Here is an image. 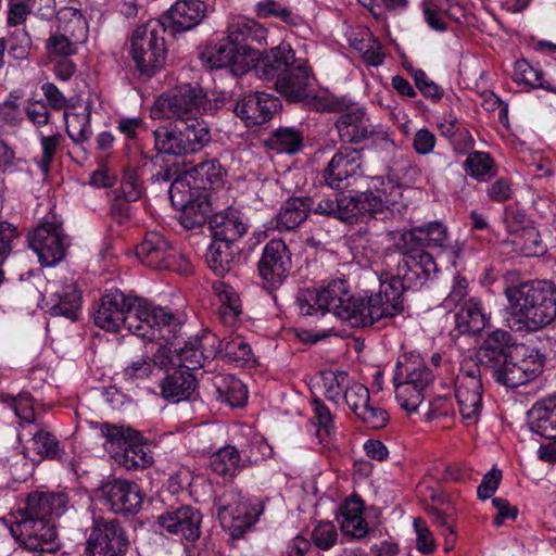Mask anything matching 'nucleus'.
<instances>
[{"label":"nucleus","instance_id":"nucleus-49","mask_svg":"<svg viewBox=\"0 0 556 556\" xmlns=\"http://www.w3.org/2000/svg\"><path fill=\"white\" fill-rule=\"evenodd\" d=\"M321 382L325 396L329 401L339 403L351 380L348 372L343 370H325L321 372Z\"/></svg>","mask_w":556,"mask_h":556},{"label":"nucleus","instance_id":"nucleus-12","mask_svg":"<svg viewBox=\"0 0 556 556\" xmlns=\"http://www.w3.org/2000/svg\"><path fill=\"white\" fill-rule=\"evenodd\" d=\"M454 389L462 418L469 425L477 424L482 410L483 394L480 368L477 365L469 369L462 368L455 378Z\"/></svg>","mask_w":556,"mask_h":556},{"label":"nucleus","instance_id":"nucleus-2","mask_svg":"<svg viewBox=\"0 0 556 556\" xmlns=\"http://www.w3.org/2000/svg\"><path fill=\"white\" fill-rule=\"evenodd\" d=\"M516 330L538 331L556 317V288L546 280H530L505 289Z\"/></svg>","mask_w":556,"mask_h":556},{"label":"nucleus","instance_id":"nucleus-52","mask_svg":"<svg viewBox=\"0 0 556 556\" xmlns=\"http://www.w3.org/2000/svg\"><path fill=\"white\" fill-rule=\"evenodd\" d=\"M75 38L68 34L58 31L51 35L46 45L49 55L67 58L77 52V47L85 41H76Z\"/></svg>","mask_w":556,"mask_h":556},{"label":"nucleus","instance_id":"nucleus-37","mask_svg":"<svg viewBox=\"0 0 556 556\" xmlns=\"http://www.w3.org/2000/svg\"><path fill=\"white\" fill-rule=\"evenodd\" d=\"M236 254L235 244L213 239L205 260L215 275L224 277L235 266Z\"/></svg>","mask_w":556,"mask_h":556},{"label":"nucleus","instance_id":"nucleus-56","mask_svg":"<svg viewBox=\"0 0 556 556\" xmlns=\"http://www.w3.org/2000/svg\"><path fill=\"white\" fill-rule=\"evenodd\" d=\"M365 36L367 39L362 38L357 40L356 38L353 40L354 49L358 50L362 53L363 60L372 66H378L383 62L384 54L381 51L380 43L371 37L370 34L366 33Z\"/></svg>","mask_w":556,"mask_h":556},{"label":"nucleus","instance_id":"nucleus-41","mask_svg":"<svg viewBox=\"0 0 556 556\" xmlns=\"http://www.w3.org/2000/svg\"><path fill=\"white\" fill-rule=\"evenodd\" d=\"M58 30L68 34L76 41H86L88 24L81 12L75 8L64 7L56 13Z\"/></svg>","mask_w":556,"mask_h":556},{"label":"nucleus","instance_id":"nucleus-1","mask_svg":"<svg viewBox=\"0 0 556 556\" xmlns=\"http://www.w3.org/2000/svg\"><path fill=\"white\" fill-rule=\"evenodd\" d=\"M94 324L110 332L122 327L144 340L169 341L180 328L176 316L148 300L130 296L115 289L104 293L93 314Z\"/></svg>","mask_w":556,"mask_h":556},{"label":"nucleus","instance_id":"nucleus-8","mask_svg":"<svg viewBox=\"0 0 556 556\" xmlns=\"http://www.w3.org/2000/svg\"><path fill=\"white\" fill-rule=\"evenodd\" d=\"M318 109L341 113L336 122V127L344 142L357 143L372 137L376 141H381L386 149L394 146L388 132L374 130L363 109L349 104L344 99L328 97L318 105Z\"/></svg>","mask_w":556,"mask_h":556},{"label":"nucleus","instance_id":"nucleus-4","mask_svg":"<svg viewBox=\"0 0 556 556\" xmlns=\"http://www.w3.org/2000/svg\"><path fill=\"white\" fill-rule=\"evenodd\" d=\"M404 283L399 277L381 281L379 291L368 298H356L348 286L345 323L352 328L368 327L401 314Z\"/></svg>","mask_w":556,"mask_h":556},{"label":"nucleus","instance_id":"nucleus-47","mask_svg":"<svg viewBox=\"0 0 556 556\" xmlns=\"http://www.w3.org/2000/svg\"><path fill=\"white\" fill-rule=\"evenodd\" d=\"M222 358L244 366L252 359V350L243 338L230 336L223 339Z\"/></svg>","mask_w":556,"mask_h":556},{"label":"nucleus","instance_id":"nucleus-42","mask_svg":"<svg viewBox=\"0 0 556 556\" xmlns=\"http://www.w3.org/2000/svg\"><path fill=\"white\" fill-rule=\"evenodd\" d=\"M401 253L405 256V264L409 271L417 276L420 285L437 274L438 265L433 256L422 248L413 247L410 251H401Z\"/></svg>","mask_w":556,"mask_h":556},{"label":"nucleus","instance_id":"nucleus-45","mask_svg":"<svg viewBox=\"0 0 556 556\" xmlns=\"http://www.w3.org/2000/svg\"><path fill=\"white\" fill-rule=\"evenodd\" d=\"M181 211V225L187 229H194L203 226L204 224H210L211 215V205L204 199L190 200L186 207L180 208Z\"/></svg>","mask_w":556,"mask_h":556},{"label":"nucleus","instance_id":"nucleus-7","mask_svg":"<svg viewBox=\"0 0 556 556\" xmlns=\"http://www.w3.org/2000/svg\"><path fill=\"white\" fill-rule=\"evenodd\" d=\"M210 99L199 84H185L170 92L161 94L154 102L151 113L154 118L189 121L201 118Z\"/></svg>","mask_w":556,"mask_h":556},{"label":"nucleus","instance_id":"nucleus-63","mask_svg":"<svg viewBox=\"0 0 556 556\" xmlns=\"http://www.w3.org/2000/svg\"><path fill=\"white\" fill-rule=\"evenodd\" d=\"M514 78L518 84H525L532 88L543 86L541 72L533 68L526 61H519L516 63Z\"/></svg>","mask_w":556,"mask_h":556},{"label":"nucleus","instance_id":"nucleus-9","mask_svg":"<svg viewBox=\"0 0 556 556\" xmlns=\"http://www.w3.org/2000/svg\"><path fill=\"white\" fill-rule=\"evenodd\" d=\"M255 27H257V24L254 22L238 21L232 23L229 26V35L207 47L202 53V60L211 67L230 66L235 73H244L249 68V63L245 60V47L241 41L248 38Z\"/></svg>","mask_w":556,"mask_h":556},{"label":"nucleus","instance_id":"nucleus-61","mask_svg":"<svg viewBox=\"0 0 556 556\" xmlns=\"http://www.w3.org/2000/svg\"><path fill=\"white\" fill-rule=\"evenodd\" d=\"M343 399L350 409L357 414L370 401L369 390L359 382L351 381Z\"/></svg>","mask_w":556,"mask_h":556},{"label":"nucleus","instance_id":"nucleus-48","mask_svg":"<svg viewBox=\"0 0 556 556\" xmlns=\"http://www.w3.org/2000/svg\"><path fill=\"white\" fill-rule=\"evenodd\" d=\"M210 465L219 476H232L241 466V456L235 446L227 445L211 456Z\"/></svg>","mask_w":556,"mask_h":556},{"label":"nucleus","instance_id":"nucleus-19","mask_svg":"<svg viewBox=\"0 0 556 556\" xmlns=\"http://www.w3.org/2000/svg\"><path fill=\"white\" fill-rule=\"evenodd\" d=\"M72 505L64 492L33 491L25 498V506L17 510L20 518L54 521L64 515Z\"/></svg>","mask_w":556,"mask_h":556},{"label":"nucleus","instance_id":"nucleus-14","mask_svg":"<svg viewBox=\"0 0 556 556\" xmlns=\"http://www.w3.org/2000/svg\"><path fill=\"white\" fill-rule=\"evenodd\" d=\"M136 254L146 266L156 270H176L188 264L185 256L159 232H148L136 248Z\"/></svg>","mask_w":556,"mask_h":556},{"label":"nucleus","instance_id":"nucleus-24","mask_svg":"<svg viewBox=\"0 0 556 556\" xmlns=\"http://www.w3.org/2000/svg\"><path fill=\"white\" fill-rule=\"evenodd\" d=\"M447 241L448 233L445 226L439 222H431L402 231L396 239L395 245L399 251H410L413 247L443 248Z\"/></svg>","mask_w":556,"mask_h":556},{"label":"nucleus","instance_id":"nucleus-26","mask_svg":"<svg viewBox=\"0 0 556 556\" xmlns=\"http://www.w3.org/2000/svg\"><path fill=\"white\" fill-rule=\"evenodd\" d=\"M362 208L357 194H336L333 198L319 199L313 207V213L354 224L362 218Z\"/></svg>","mask_w":556,"mask_h":556},{"label":"nucleus","instance_id":"nucleus-33","mask_svg":"<svg viewBox=\"0 0 556 556\" xmlns=\"http://www.w3.org/2000/svg\"><path fill=\"white\" fill-rule=\"evenodd\" d=\"M407 381L422 390L433 381L431 370L419 357H407L404 355L397 361L394 374V381Z\"/></svg>","mask_w":556,"mask_h":556},{"label":"nucleus","instance_id":"nucleus-58","mask_svg":"<svg viewBox=\"0 0 556 556\" xmlns=\"http://www.w3.org/2000/svg\"><path fill=\"white\" fill-rule=\"evenodd\" d=\"M197 177L205 184L203 187L216 188L223 184L222 166L216 160H210L194 167Z\"/></svg>","mask_w":556,"mask_h":556},{"label":"nucleus","instance_id":"nucleus-21","mask_svg":"<svg viewBox=\"0 0 556 556\" xmlns=\"http://www.w3.org/2000/svg\"><path fill=\"white\" fill-rule=\"evenodd\" d=\"M206 9L201 0H177L159 21L165 30L176 35L198 26L204 20Z\"/></svg>","mask_w":556,"mask_h":556},{"label":"nucleus","instance_id":"nucleus-5","mask_svg":"<svg viewBox=\"0 0 556 556\" xmlns=\"http://www.w3.org/2000/svg\"><path fill=\"white\" fill-rule=\"evenodd\" d=\"M153 138L159 153L185 156L201 151L211 141V131L203 118H191L156 128Z\"/></svg>","mask_w":556,"mask_h":556},{"label":"nucleus","instance_id":"nucleus-30","mask_svg":"<svg viewBox=\"0 0 556 556\" xmlns=\"http://www.w3.org/2000/svg\"><path fill=\"white\" fill-rule=\"evenodd\" d=\"M533 432L546 439H556V394L536 402L529 412Z\"/></svg>","mask_w":556,"mask_h":556},{"label":"nucleus","instance_id":"nucleus-53","mask_svg":"<svg viewBox=\"0 0 556 556\" xmlns=\"http://www.w3.org/2000/svg\"><path fill=\"white\" fill-rule=\"evenodd\" d=\"M34 450L43 458L59 459L61 457L60 442L55 435L45 429H39L33 435Z\"/></svg>","mask_w":556,"mask_h":556},{"label":"nucleus","instance_id":"nucleus-15","mask_svg":"<svg viewBox=\"0 0 556 556\" xmlns=\"http://www.w3.org/2000/svg\"><path fill=\"white\" fill-rule=\"evenodd\" d=\"M12 536L31 552H54L58 536L54 521L20 518L10 527Z\"/></svg>","mask_w":556,"mask_h":556},{"label":"nucleus","instance_id":"nucleus-27","mask_svg":"<svg viewBox=\"0 0 556 556\" xmlns=\"http://www.w3.org/2000/svg\"><path fill=\"white\" fill-rule=\"evenodd\" d=\"M210 229L213 239L236 244L248 232L249 225L241 212L227 208L210 218Z\"/></svg>","mask_w":556,"mask_h":556},{"label":"nucleus","instance_id":"nucleus-11","mask_svg":"<svg viewBox=\"0 0 556 556\" xmlns=\"http://www.w3.org/2000/svg\"><path fill=\"white\" fill-rule=\"evenodd\" d=\"M129 546L127 533L116 519H93L86 543L87 556H125Z\"/></svg>","mask_w":556,"mask_h":556},{"label":"nucleus","instance_id":"nucleus-29","mask_svg":"<svg viewBox=\"0 0 556 556\" xmlns=\"http://www.w3.org/2000/svg\"><path fill=\"white\" fill-rule=\"evenodd\" d=\"M511 336L505 330L492 331L484 339L478 352V359L484 367L495 368L508 358Z\"/></svg>","mask_w":556,"mask_h":556},{"label":"nucleus","instance_id":"nucleus-34","mask_svg":"<svg viewBox=\"0 0 556 556\" xmlns=\"http://www.w3.org/2000/svg\"><path fill=\"white\" fill-rule=\"evenodd\" d=\"M142 437L134 442H127L113 453L114 460L127 470H139L149 467L153 457L151 451L141 443Z\"/></svg>","mask_w":556,"mask_h":556},{"label":"nucleus","instance_id":"nucleus-51","mask_svg":"<svg viewBox=\"0 0 556 556\" xmlns=\"http://www.w3.org/2000/svg\"><path fill=\"white\" fill-rule=\"evenodd\" d=\"M395 397L402 408L415 412L422 403L425 390L410 384L407 381H394Z\"/></svg>","mask_w":556,"mask_h":556},{"label":"nucleus","instance_id":"nucleus-38","mask_svg":"<svg viewBox=\"0 0 556 556\" xmlns=\"http://www.w3.org/2000/svg\"><path fill=\"white\" fill-rule=\"evenodd\" d=\"M213 384L218 394V400L227 403L231 407H238L245 404L248 391L245 386L232 375H216L213 378Z\"/></svg>","mask_w":556,"mask_h":556},{"label":"nucleus","instance_id":"nucleus-32","mask_svg":"<svg viewBox=\"0 0 556 556\" xmlns=\"http://www.w3.org/2000/svg\"><path fill=\"white\" fill-rule=\"evenodd\" d=\"M195 389V377L190 371L184 369L175 370L161 382L162 396L173 403L189 400Z\"/></svg>","mask_w":556,"mask_h":556},{"label":"nucleus","instance_id":"nucleus-17","mask_svg":"<svg viewBox=\"0 0 556 556\" xmlns=\"http://www.w3.org/2000/svg\"><path fill=\"white\" fill-rule=\"evenodd\" d=\"M291 266V252L282 239H271L265 244L257 269L267 288L281 286Z\"/></svg>","mask_w":556,"mask_h":556},{"label":"nucleus","instance_id":"nucleus-18","mask_svg":"<svg viewBox=\"0 0 556 556\" xmlns=\"http://www.w3.org/2000/svg\"><path fill=\"white\" fill-rule=\"evenodd\" d=\"M99 492L104 504L115 514H136L143 504L144 495L141 489L130 480L115 478L105 481Z\"/></svg>","mask_w":556,"mask_h":556},{"label":"nucleus","instance_id":"nucleus-10","mask_svg":"<svg viewBox=\"0 0 556 556\" xmlns=\"http://www.w3.org/2000/svg\"><path fill=\"white\" fill-rule=\"evenodd\" d=\"M346 296L348 282L336 279L321 289L300 290L295 305L302 316H324L326 313H331L345 323Z\"/></svg>","mask_w":556,"mask_h":556},{"label":"nucleus","instance_id":"nucleus-16","mask_svg":"<svg viewBox=\"0 0 556 556\" xmlns=\"http://www.w3.org/2000/svg\"><path fill=\"white\" fill-rule=\"evenodd\" d=\"M363 176L362 152L352 147L340 148L329 161L323 177L331 189H344Z\"/></svg>","mask_w":556,"mask_h":556},{"label":"nucleus","instance_id":"nucleus-62","mask_svg":"<svg viewBox=\"0 0 556 556\" xmlns=\"http://www.w3.org/2000/svg\"><path fill=\"white\" fill-rule=\"evenodd\" d=\"M362 421L371 429H380L383 428L388 422V413L378 407L370 404H366L359 413L355 414Z\"/></svg>","mask_w":556,"mask_h":556},{"label":"nucleus","instance_id":"nucleus-3","mask_svg":"<svg viewBox=\"0 0 556 556\" xmlns=\"http://www.w3.org/2000/svg\"><path fill=\"white\" fill-rule=\"evenodd\" d=\"M254 72L264 80H275L276 90L289 101L309 96L314 76L306 60L295 58L291 46L281 42L256 64Z\"/></svg>","mask_w":556,"mask_h":556},{"label":"nucleus","instance_id":"nucleus-64","mask_svg":"<svg viewBox=\"0 0 556 556\" xmlns=\"http://www.w3.org/2000/svg\"><path fill=\"white\" fill-rule=\"evenodd\" d=\"M337 531L331 522H319L312 532L314 544L320 549H329L337 541Z\"/></svg>","mask_w":556,"mask_h":556},{"label":"nucleus","instance_id":"nucleus-25","mask_svg":"<svg viewBox=\"0 0 556 556\" xmlns=\"http://www.w3.org/2000/svg\"><path fill=\"white\" fill-rule=\"evenodd\" d=\"M279 109V100L268 93L255 92L245 96L235 105L237 116L245 119L249 125H262L268 122Z\"/></svg>","mask_w":556,"mask_h":556},{"label":"nucleus","instance_id":"nucleus-36","mask_svg":"<svg viewBox=\"0 0 556 556\" xmlns=\"http://www.w3.org/2000/svg\"><path fill=\"white\" fill-rule=\"evenodd\" d=\"M91 109L89 104L74 108L64 113L66 134L77 144L87 142L92 135L90 125Z\"/></svg>","mask_w":556,"mask_h":556},{"label":"nucleus","instance_id":"nucleus-13","mask_svg":"<svg viewBox=\"0 0 556 556\" xmlns=\"http://www.w3.org/2000/svg\"><path fill=\"white\" fill-rule=\"evenodd\" d=\"M28 243L42 265L52 266L65 257L70 239L61 225L42 223L28 233Z\"/></svg>","mask_w":556,"mask_h":556},{"label":"nucleus","instance_id":"nucleus-35","mask_svg":"<svg viewBox=\"0 0 556 556\" xmlns=\"http://www.w3.org/2000/svg\"><path fill=\"white\" fill-rule=\"evenodd\" d=\"M341 530L344 534L362 539L367 533V523L363 518V502L358 497L346 500L341 506Z\"/></svg>","mask_w":556,"mask_h":556},{"label":"nucleus","instance_id":"nucleus-59","mask_svg":"<svg viewBox=\"0 0 556 556\" xmlns=\"http://www.w3.org/2000/svg\"><path fill=\"white\" fill-rule=\"evenodd\" d=\"M178 354L176 358L178 359V366L185 368L184 370L198 369L205 365L203 359V354H201L199 346L194 342L187 343L184 348L175 349Z\"/></svg>","mask_w":556,"mask_h":556},{"label":"nucleus","instance_id":"nucleus-39","mask_svg":"<svg viewBox=\"0 0 556 556\" xmlns=\"http://www.w3.org/2000/svg\"><path fill=\"white\" fill-rule=\"evenodd\" d=\"M456 328L462 333L476 334L480 332L486 324L485 315L482 312L480 301L469 299L464 303L455 315Z\"/></svg>","mask_w":556,"mask_h":556},{"label":"nucleus","instance_id":"nucleus-43","mask_svg":"<svg viewBox=\"0 0 556 556\" xmlns=\"http://www.w3.org/2000/svg\"><path fill=\"white\" fill-rule=\"evenodd\" d=\"M214 290L219 300L217 313L225 324H231L241 314V304L235 290L225 283H215Z\"/></svg>","mask_w":556,"mask_h":556},{"label":"nucleus","instance_id":"nucleus-6","mask_svg":"<svg viewBox=\"0 0 556 556\" xmlns=\"http://www.w3.org/2000/svg\"><path fill=\"white\" fill-rule=\"evenodd\" d=\"M164 24L157 20L137 27L129 39V54L137 70L151 77L160 70L166 58Z\"/></svg>","mask_w":556,"mask_h":556},{"label":"nucleus","instance_id":"nucleus-57","mask_svg":"<svg viewBox=\"0 0 556 556\" xmlns=\"http://www.w3.org/2000/svg\"><path fill=\"white\" fill-rule=\"evenodd\" d=\"M9 54L15 60H26L31 49V38L29 34L23 29H15L11 33L7 40Z\"/></svg>","mask_w":556,"mask_h":556},{"label":"nucleus","instance_id":"nucleus-55","mask_svg":"<svg viewBox=\"0 0 556 556\" xmlns=\"http://www.w3.org/2000/svg\"><path fill=\"white\" fill-rule=\"evenodd\" d=\"M100 432L112 446L116 445L119 450L127 442H134L140 439V433L129 427L111 425L103 422L100 425Z\"/></svg>","mask_w":556,"mask_h":556},{"label":"nucleus","instance_id":"nucleus-31","mask_svg":"<svg viewBox=\"0 0 556 556\" xmlns=\"http://www.w3.org/2000/svg\"><path fill=\"white\" fill-rule=\"evenodd\" d=\"M312 198L298 197L290 198L283 202L276 217V228L278 230H292L299 227L313 212L316 205Z\"/></svg>","mask_w":556,"mask_h":556},{"label":"nucleus","instance_id":"nucleus-28","mask_svg":"<svg viewBox=\"0 0 556 556\" xmlns=\"http://www.w3.org/2000/svg\"><path fill=\"white\" fill-rule=\"evenodd\" d=\"M372 182L376 193L369 190L357 194L359 205L363 206L362 217L366 213L383 212L384 208L396 203V195L400 194L399 186H394L391 181L384 182L380 178H374Z\"/></svg>","mask_w":556,"mask_h":556},{"label":"nucleus","instance_id":"nucleus-46","mask_svg":"<svg viewBox=\"0 0 556 556\" xmlns=\"http://www.w3.org/2000/svg\"><path fill=\"white\" fill-rule=\"evenodd\" d=\"M463 166L469 176L478 180H486L496 175L494 161L486 152L469 153Z\"/></svg>","mask_w":556,"mask_h":556},{"label":"nucleus","instance_id":"nucleus-60","mask_svg":"<svg viewBox=\"0 0 556 556\" xmlns=\"http://www.w3.org/2000/svg\"><path fill=\"white\" fill-rule=\"evenodd\" d=\"M20 97L10 93L9 97L0 103V122L7 126H17L24 117V112L18 103Z\"/></svg>","mask_w":556,"mask_h":556},{"label":"nucleus","instance_id":"nucleus-23","mask_svg":"<svg viewBox=\"0 0 556 556\" xmlns=\"http://www.w3.org/2000/svg\"><path fill=\"white\" fill-rule=\"evenodd\" d=\"M47 305L52 316H64L74 321L80 309V293L73 280L49 282Z\"/></svg>","mask_w":556,"mask_h":556},{"label":"nucleus","instance_id":"nucleus-50","mask_svg":"<svg viewBox=\"0 0 556 556\" xmlns=\"http://www.w3.org/2000/svg\"><path fill=\"white\" fill-rule=\"evenodd\" d=\"M0 402L11 407L21 421L26 424H33L35 421L34 399L30 393L22 392L17 396L0 394Z\"/></svg>","mask_w":556,"mask_h":556},{"label":"nucleus","instance_id":"nucleus-40","mask_svg":"<svg viewBox=\"0 0 556 556\" xmlns=\"http://www.w3.org/2000/svg\"><path fill=\"white\" fill-rule=\"evenodd\" d=\"M215 507L222 523L229 527L233 521L248 515V506L242 502L240 493L235 490H228L216 498Z\"/></svg>","mask_w":556,"mask_h":556},{"label":"nucleus","instance_id":"nucleus-54","mask_svg":"<svg viewBox=\"0 0 556 556\" xmlns=\"http://www.w3.org/2000/svg\"><path fill=\"white\" fill-rule=\"evenodd\" d=\"M39 134L41 156L37 161V164L42 174L47 175L50 172L51 163L53 162L54 156L60 148L62 136L58 131H54L50 135H45L42 131Z\"/></svg>","mask_w":556,"mask_h":556},{"label":"nucleus","instance_id":"nucleus-20","mask_svg":"<svg viewBox=\"0 0 556 556\" xmlns=\"http://www.w3.org/2000/svg\"><path fill=\"white\" fill-rule=\"evenodd\" d=\"M157 523L168 533L194 542L201 534L202 515L198 509L184 505L161 514Z\"/></svg>","mask_w":556,"mask_h":556},{"label":"nucleus","instance_id":"nucleus-22","mask_svg":"<svg viewBox=\"0 0 556 556\" xmlns=\"http://www.w3.org/2000/svg\"><path fill=\"white\" fill-rule=\"evenodd\" d=\"M543 358L530 354L519 361L506 359L494 368L495 380L508 388L522 386L542 372Z\"/></svg>","mask_w":556,"mask_h":556},{"label":"nucleus","instance_id":"nucleus-44","mask_svg":"<svg viewBox=\"0 0 556 556\" xmlns=\"http://www.w3.org/2000/svg\"><path fill=\"white\" fill-rule=\"evenodd\" d=\"M268 146L278 153L294 154L303 146V136L293 127H280L269 137Z\"/></svg>","mask_w":556,"mask_h":556}]
</instances>
